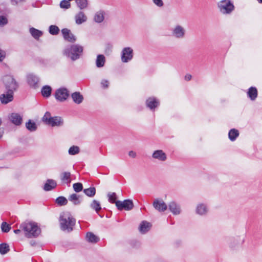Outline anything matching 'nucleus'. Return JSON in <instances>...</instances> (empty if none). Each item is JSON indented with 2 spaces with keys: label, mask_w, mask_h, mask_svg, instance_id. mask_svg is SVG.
Listing matches in <instances>:
<instances>
[{
  "label": "nucleus",
  "mask_w": 262,
  "mask_h": 262,
  "mask_svg": "<svg viewBox=\"0 0 262 262\" xmlns=\"http://www.w3.org/2000/svg\"><path fill=\"white\" fill-rule=\"evenodd\" d=\"M23 234L27 238H35L41 233L37 224L33 222H25L21 224Z\"/></svg>",
  "instance_id": "1"
},
{
  "label": "nucleus",
  "mask_w": 262,
  "mask_h": 262,
  "mask_svg": "<svg viewBox=\"0 0 262 262\" xmlns=\"http://www.w3.org/2000/svg\"><path fill=\"white\" fill-rule=\"evenodd\" d=\"M59 222L61 229L63 231L70 232L73 229L76 220L69 213L66 212L60 215Z\"/></svg>",
  "instance_id": "2"
},
{
  "label": "nucleus",
  "mask_w": 262,
  "mask_h": 262,
  "mask_svg": "<svg viewBox=\"0 0 262 262\" xmlns=\"http://www.w3.org/2000/svg\"><path fill=\"white\" fill-rule=\"evenodd\" d=\"M83 47L78 44L72 45L67 47L64 50L63 53L72 61L78 59L83 52Z\"/></svg>",
  "instance_id": "3"
},
{
  "label": "nucleus",
  "mask_w": 262,
  "mask_h": 262,
  "mask_svg": "<svg viewBox=\"0 0 262 262\" xmlns=\"http://www.w3.org/2000/svg\"><path fill=\"white\" fill-rule=\"evenodd\" d=\"M217 7L224 14H230L234 9V5L230 0H222L217 3Z\"/></svg>",
  "instance_id": "4"
},
{
  "label": "nucleus",
  "mask_w": 262,
  "mask_h": 262,
  "mask_svg": "<svg viewBox=\"0 0 262 262\" xmlns=\"http://www.w3.org/2000/svg\"><path fill=\"white\" fill-rule=\"evenodd\" d=\"M69 96L70 92L65 88H60L57 89L54 94L56 100L60 102L65 101Z\"/></svg>",
  "instance_id": "5"
},
{
  "label": "nucleus",
  "mask_w": 262,
  "mask_h": 262,
  "mask_svg": "<svg viewBox=\"0 0 262 262\" xmlns=\"http://www.w3.org/2000/svg\"><path fill=\"white\" fill-rule=\"evenodd\" d=\"M134 56L133 50L130 47L124 48L121 54L122 62L126 63L130 61Z\"/></svg>",
  "instance_id": "6"
},
{
  "label": "nucleus",
  "mask_w": 262,
  "mask_h": 262,
  "mask_svg": "<svg viewBox=\"0 0 262 262\" xmlns=\"http://www.w3.org/2000/svg\"><path fill=\"white\" fill-rule=\"evenodd\" d=\"M134 206L133 201L129 199L125 200L123 201H118L116 202V207L119 210L123 209L125 210H130Z\"/></svg>",
  "instance_id": "7"
},
{
  "label": "nucleus",
  "mask_w": 262,
  "mask_h": 262,
  "mask_svg": "<svg viewBox=\"0 0 262 262\" xmlns=\"http://www.w3.org/2000/svg\"><path fill=\"white\" fill-rule=\"evenodd\" d=\"M172 34L176 38H184L186 35V30L180 25H176L172 30Z\"/></svg>",
  "instance_id": "8"
},
{
  "label": "nucleus",
  "mask_w": 262,
  "mask_h": 262,
  "mask_svg": "<svg viewBox=\"0 0 262 262\" xmlns=\"http://www.w3.org/2000/svg\"><path fill=\"white\" fill-rule=\"evenodd\" d=\"M10 121L16 126H19L23 122V115L17 113H12L8 116Z\"/></svg>",
  "instance_id": "9"
},
{
  "label": "nucleus",
  "mask_w": 262,
  "mask_h": 262,
  "mask_svg": "<svg viewBox=\"0 0 262 262\" xmlns=\"http://www.w3.org/2000/svg\"><path fill=\"white\" fill-rule=\"evenodd\" d=\"M152 205L155 209L159 212H164L167 209V205L162 199L154 200Z\"/></svg>",
  "instance_id": "10"
},
{
  "label": "nucleus",
  "mask_w": 262,
  "mask_h": 262,
  "mask_svg": "<svg viewBox=\"0 0 262 262\" xmlns=\"http://www.w3.org/2000/svg\"><path fill=\"white\" fill-rule=\"evenodd\" d=\"M145 104L147 107L154 111L155 108L159 106L160 102L156 98L151 97L146 99Z\"/></svg>",
  "instance_id": "11"
},
{
  "label": "nucleus",
  "mask_w": 262,
  "mask_h": 262,
  "mask_svg": "<svg viewBox=\"0 0 262 262\" xmlns=\"http://www.w3.org/2000/svg\"><path fill=\"white\" fill-rule=\"evenodd\" d=\"M64 39L71 42H74L76 41V39L75 36L71 33V31L67 29L64 28L61 30Z\"/></svg>",
  "instance_id": "12"
},
{
  "label": "nucleus",
  "mask_w": 262,
  "mask_h": 262,
  "mask_svg": "<svg viewBox=\"0 0 262 262\" xmlns=\"http://www.w3.org/2000/svg\"><path fill=\"white\" fill-rule=\"evenodd\" d=\"M168 208L173 215H179L181 213V206L174 201L170 202L169 203Z\"/></svg>",
  "instance_id": "13"
},
{
  "label": "nucleus",
  "mask_w": 262,
  "mask_h": 262,
  "mask_svg": "<svg viewBox=\"0 0 262 262\" xmlns=\"http://www.w3.org/2000/svg\"><path fill=\"white\" fill-rule=\"evenodd\" d=\"M13 100V95L9 93L5 92L3 94L0 95V101L3 104H8L11 102Z\"/></svg>",
  "instance_id": "14"
},
{
  "label": "nucleus",
  "mask_w": 262,
  "mask_h": 262,
  "mask_svg": "<svg viewBox=\"0 0 262 262\" xmlns=\"http://www.w3.org/2000/svg\"><path fill=\"white\" fill-rule=\"evenodd\" d=\"M152 157L160 161H165L167 159L166 154L160 149L155 150L152 155Z\"/></svg>",
  "instance_id": "15"
},
{
  "label": "nucleus",
  "mask_w": 262,
  "mask_h": 262,
  "mask_svg": "<svg viewBox=\"0 0 262 262\" xmlns=\"http://www.w3.org/2000/svg\"><path fill=\"white\" fill-rule=\"evenodd\" d=\"M196 213L200 215H205L207 213V206L205 204H199L197 205L195 209Z\"/></svg>",
  "instance_id": "16"
},
{
  "label": "nucleus",
  "mask_w": 262,
  "mask_h": 262,
  "mask_svg": "<svg viewBox=\"0 0 262 262\" xmlns=\"http://www.w3.org/2000/svg\"><path fill=\"white\" fill-rule=\"evenodd\" d=\"M71 97L73 102L77 104H81L84 99L83 96L79 92L73 93Z\"/></svg>",
  "instance_id": "17"
},
{
  "label": "nucleus",
  "mask_w": 262,
  "mask_h": 262,
  "mask_svg": "<svg viewBox=\"0 0 262 262\" xmlns=\"http://www.w3.org/2000/svg\"><path fill=\"white\" fill-rule=\"evenodd\" d=\"M18 88L17 83H6L5 91L13 95L14 92L17 90Z\"/></svg>",
  "instance_id": "18"
},
{
  "label": "nucleus",
  "mask_w": 262,
  "mask_h": 262,
  "mask_svg": "<svg viewBox=\"0 0 262 262\" xmlns=\"http://www.w3.org/2000/svg\"><path fill=\"white\" fill-rule=\"evenodd\" d=\"M62 124L63 121L61 117L55 116L52 117L47 125H49L52 126H60L62 125Z\"/></svg>",
  "instance_id": "19"
},
{
  "label": "nucleus",
  "mask_w": 262,
  "mask_h": 262,
  "mask_svg": "<svg viewBox=\"0 0 262 262\" xmlns=\"http://www.w3.org/2000/svg\"><path fill=\"white\" fill-rule=\"evenodd\" d=\"M75 22L77 25H80L85 22L87 20L86 16L85 15L84 13L82 11H80L79 13H78L75 15Z\"/></svg>",
  "instance_id": "20"
},
{
  "label": "nucleus",
  "mask_w": 262,
  "mask_h": 262,
  "mask_svg": "<svg viewBox=\"0 0 262 262\" xmlns=\"http://www.w3.org/2000/svg\"><path fill=\"white\" fill-rule=\"evenodd\" d=\"M151 226L150 223L146 221H143L140 224L139 229L141 233L144 234L150 230Z\"/></svg>",
  "instance_id": "21"
},
{
  "label": "nucleus",
  "mask_w": 262,
  "mask_h": 262,
  "mask_svg": "<svg viewBox=\"0 0 262 262\" xmlns=\"http://www.w3.org/2000/svg\"><path fill=\"white\" fill-rule=\"evenodd\" d=\"M228 244L230 249L232 250H236L240 246L239 241L234 237L230 238L228 241Z\"/></svg>",
  "instance_id": "22"
},
{
  "label": "nucleus",
  "mask_w": 262,
  "mask_h": 262,
  "mask_svg": "<svg viewBox=\"0 0 262 262\" xmlns=\"http://www.w3.org/2000/svg\"><path fill=\"white\" fill-rule=\"evenodd\" d=\"M56 185L57 184L55 181L52 179H48L44 185L43 189L46 191H50L55 188Z\"/></svg>",
  "instance_id": "23"
},
{
  "label": "nucleus",
  "mask_w": 262,
  "mask_h": 262,
  "mask_svg": "<svg viewBox=\"0 0 262 262\" xmlns=\"http://www.w3.org/2000/svg\"><path fill=\"white\" fill-rule=\"evenodd\" d=\"M257 90L255 87H250L247 92V95L251 100L254 101L257 97Z\"/></svg>",
  "instance_id": "24"
},
{
  "label": "nucleus",
  "mask_w": 262,
  "mask_h": 262,
  "mask_svg": "<svg viewBox=\"0 0 262 262\" xmlns=\"http://www.w3.org/2000/svg\"><path fill=\"white\" fill-rule=\"evenodd\" d=\"M106 60L105 56L102 54H99L97 56L96 60V66L98 68L104 67Z\"/></svg>",
  "instance_id": "25"
},
{
  "label": "nucleus",
  "mask_w": 262,
  "mask_h": 262,
  "mask_svg": "<svg viewBox=\"0 0 262 262\" xmlns=\"http://www.w3.org/2000/svg\"><path fill=\"white\" fill-rule=\"evenodd\" d=\"M68 199L74 205H79L81 203L80 196L76 193H73L70 195Z\"/></svg>",
  "instance_id": "26"
},
{
  "label": "nucleus",
  "mask_w": 262,
  "mask_h": 262,
  "mask_svg": "<svg viewBox=\"0 0 262 262\" xmlns=\"http://www.w3.org/2000/svg\"><path fill=\"white\" fill-rule=\"evenodd\" d=\"M29 32L30 33V34H31V35L35 39H38L42 35V32L41 31L37 30L33 27L30 28Z\"/></svg>",
  "instance_id": "27"
},
{
  "label": "nucleus",
  "mask_w": 262,
  "mask_h": 262,
  "mask_svg": "<svg viewBox=\"0 0 262 262\" xmlns=\"http://www.w3.org/2000/svg\"><path fill=\"white\" fill-rule=\"evenodd\" d=\"M86 238L89 242L93 243H97L99 238L92 232H88L86 235Z\"/></svg>",
  "instance_id": "28"
},
{
  "label": "nucleus",
  "mask_w": 262,
  "mask_h": 262,
  "mask_svg": "<svg viewBox=\"0 0 262 262\" xmlns=\"http://www.w3.org/2000/svg\"><path fill=\"white\" fill-rule=\"evenodd\" d=\"M238 136L239 132L238 130L234 128L230 129L228 133L229 138L232 141H235Z\"/></svg>",
  "instance_id": "29"
},
{
  "label": "nucleus",
  "mask_w": 262,
  "mask_h": 262,
  "mask_svg": "<svg viewBox=\"0 0 262 262\" xmlns=\"http://www.w3.org/2000/svg\"><path fill=\"white\" fill-rule=\"evenodd\" d=\"M52 88L49 85H45L43 86L41 90V94L45 97H49L51 96Z\"/></svg>",
  "instance_id": "30"
},
{
  "label": "nucleus",
  "mask_w": 262,
  "mask_h": 262,
  "mask_svg": "<svg viewBox=\"0 0 262 262\" xmlns=\"http://www.w3.org/2000/svg\"><path fill=\"white\" fill-rule=\"evenodd\" d=\"M26 127L27 129L30 132H34L37 129V125L36 123L31 120H29L27 122H26Z\"/></svg>",
  "instance_id": "31"
},
{
  "label": "nucleus",
  "mask_w": 262,
  "mask_h": 262,
  "mask_svg": "<svg viewBox=\"0 0 262 262\" xmlns=\"http://www.w3.org/2000/svg\"><path fill=\"white\" fill-rule=\"evenodd\" d=\"M104 12L103 11H100L97 12L94 16V20L95 22L100 23L104 20Z\"/></svg>",
  "instance_id": "32"
},
{
  "label": "nucleus",
  "mask_w": 262,
  "mask_h": 262,
  "mask_svg": "<svg viewBox=\"0 0 262 262\" xmlns=\"http://www.w3.org/2000/svg\"><path fill=\"white\" fill-rule=\"evenodd\" d=\"M70 177V172H64L61 174V180L63 182L68 184L71 182Z\"/></svg>",
  "instance_id": "33"
},
{
  "label": "nucleus",
  "mask_w": 262,
  "mask_h": 262,
  "mask_svg": "<svg viewBox=\"0 0 262 262\" xmlns=\"http://www.w3.org/2000/svg\"><path fill=\"white\" fill-rule=\"evenodd\" d=\"M77 7L81 10L87 8L88 5V0H75Z\"/></svg>",
  "instance_id": "34"
},
{
  "label": "nucleus",
  "mask_w": 262,
  "mask_h": 262,
  "mask_svg": "<svg viewBox=\"0 0 262 262\" xmlns=\"http://www.w3.org/2000/svg\"><path fill=\"white\" fill-rule=\"evenodd\" d=\"M60 29L56 25H51L49 27V32L52 35H56L59 34Z\"/></svg>",
  "instance_id": "35"
},
{
  "label": "nucleus",
  "mask_w": 262,
  "mask_h": 262,
  "mask_svg": "<svg viewBox=\"0 0 262 262\" xmlns=\"http://www.w3.org/2000/svg\"><path fill=\"white\" fill-rule=\"evenodd\" d=\"M39 78L33 73H29L27 75V82H39Z\"/></svg>",
  "instance_id": "36"
},
{
  "label": "nucleus",
  "mask_w": 262,
  "mask_h": 262,
  "mask_svg": "<svg viewBox=\"0 0 262 262\" xmlns=\"http://www.w3.org/2000/svg\"><path fill=\"white\" fill-rule=\"evenodd\" d=\"M91 207L95 210L97 212H98L101 209L100 203L97 200H93L90 205Z\"/></svg>",
  "instance_id": "37"
},
{
  "label": "nucleus",
  "mask_w": 262,
  "mask_h": 262,
  "mask_svg": "<svg viewBox=\"0 0 262 262\" xmlns=\"http://www.w3.org/2000/svg\"><path fill=\"white\" fill-rule=\"evenodd\" d=\"M107 195L108 197V201L111 203L115 204V205H116V202L117 201L116 200L117 199V197L116 193L110 192L107 193Z\"/></svg>",
  "instance_id": "38"
},
{
  "label": "nucleus",
  "mask_w": 262,
  "mask_h": 262,
  "mask_svg": "<svg viewBox=\"0 0 262 262\" xmlns=\"http://www.w3.org/2000/svg\"><path fill=\"white\" fill-rule=\"evenodd\" d=\"M10 250L9 245L6 243L0 244V253L2 255L8 253Z\"/></svg>",
  "instance_id": "39"
},
{
  "label": "nucleus",
  "mask_w": 262,
  "mask_h": 262,
  "mask_svg": "<svg viewBox=\"0 0 262 262\" xmlns=\"http://www.w3.org/2000/svg\"><path fill=\"white\" fill-rule=\"evenodd\" d=\"M83 192L87 196L89 197H93L95 195L96 189L94 187H90L89 188L84 189Z\"/></svg>",
  "instance_id": "40"
},
{
  "label": "nucleus",
  "mask_w": 262,
  "mask_h": 262,
  "mask_svg": "<svg viewBox=\"0 0 262 262\" xmlns=\"http://www.w3.org/2000/svg\"><path fill=\"white\" fill-rule=\"evenodd\" d=\"M56 203L60 206H63L67 204L68 200L63 196H59L56 199Z\"/></svg>",
  "instance_id": "41"
},
{
  "label": "nucleus",
  "mask_w": 262,
  "mask_h": 262,
  "mask_svg": "<svg viewBox=\"0 0 262 262\" xmlns=\"http://www.w3.org/2000/svg\"><path fill=\"white\" fill-rule=\"evenodd\" d=\"M80 151L79 147L77 146H72L71 147L68 151L69 155H75L78 154Z\"/></svg>",
  "instance_id": "42"
},
{
  "label": "nucleus",
  "mask_w": 262,
  "mask_h": 262,
  "mask_svg": "<svg viewBox=\"0 0 262 262\" xmlns=\"http://www.w3.org/2000/svg\"><path fill=\"white\" fill-rule=\"evenodd\" d=\"M1 227L2 231L5 233L8 232L11 229L10 225L5 222L2 223Z\"/></svg>",
  "instance_id": "43"
},
{
  "label": "nucleus",
  "mask_w": 262,
  "mask_h": 262,
  "mask_svg": "<svg viewBox=\"0 0 262 262\" xmlns=\"http://www.w3.org/2000/svg\"><path fill=\"white\" fill-rule=\"evenodd\" d=\"M61 8L68 9L70 8L71 4L70 1L68 0H62L60 3Z\"/></svg>",
  "instance_id": "44"
},
{
  "label": "nucleus",
  "mask_w": 262,
  "mask_h": 262,
  "mask_svg": "<svg viewBox=\"0 0 262 262\" xmlns=\"http://www.w3.org/2000/svg\"><path fill=\"white\" fill-rule=\"evenodd\" d=\"M52 118L49 112H46L42 118V121L46 124H48L51 119Z\"/></svg>",
  "instance_id": "45"
},
{
  "label": "nucleus",
  "mask_w": 262,
  "mask_h": 262,
  "mask_svg": "<svg viewBox=\"0 0 262 262\" xmlns=\"http://www.w3.org/2000/svg\"><path fill=\"white\" fill-rule=\"evenodd\" d=\"M3 82H16V81L12 75H6L3 77Z\"/></svg>",
  "instance_id": "46"
},
{
  "label": "nucleus",
  "mask_w": 262,
  "mask_h": 262,
  "mask_svg": "<svg viewBox=\"0 0 262 262\" xmlns=\"http://www.w3.org/2000/svg\"><path fill=\"white\" fill-rule=\"evenodd\" d=\"M73 189L76 192H79L82 190V184L80 183H76L73 184Z\"/></svg>",
  "instance_id": "47"
},
{
  "label": "nucleus",
  "mask_w": 262,
  "mask_h": 262,
  "mask_svg": "<svg viewBox=\"0 0 262 262\" xmlns=\"http://www.w3.org/2000/svg\"><path fill=\"white\" fill-rule=\"evenodd\" d=\"M8 23L7 17L5 16H0V27H3Z\"/></svg>",
  "instance_id": "48"
},
{
  "label": "nucleus",
  "mask_w": 262,
  "mask_h": 262,
  "mask_svg": "<svg viewBox=\"0 0 262 262\" xmlns=\"http://www.w3.org/2000/svg\"><path fill=\"white\" fill-rule=\"evenodd\" d=\"M153 3L158 7H161L164 5L162 0H152Z\"/></svg>",
  "instance_id": "49"
},
{
  "label": "nucleus",
  "mask_w": 262,
  "mask_h": 262,
  "mask_svg": "<svg viewBox=\"0 0 262 262\" xmlns=\"http://www.w3.org/2000/svg\"><path fill=\"white\" fill-rule=\"evenodd\" d=\"M113 46L111 44H107L105 49V53L109 54L112 52Z\"/></svg>",
  "instance_id": "50"
},
{
  "label": "nucleus",
  "mask_w": 262,
  "mask_h": 262,
  "mask_svg": "<svg viewBox=\"0 0 262 262\" xmlns=\"http://www.w3.org/2000/svg\"><path fill=\"white\" fill-rule=\"evenodd\" d=\"M6 53L4 51L0 49V61H2L5 58Z\"/></svg>",
  "instance_id": "51"
},
{
  "label": "nucleus",
  "mask_w": 262,
  "mask_h": 262,
  "mask_svg": "<svg viewBox=\"0 0 262 262\" xmlns=\"http://www.w3.org/2000/svg\"><path fill=\"white\" fill-rule=\"evenodd\" d=\"M128 156L130 157H132L133 158H135L136 157V152H135L134 151H133V150H131V151H129V152H128Z\"/></svg>",
  "instance_id": "52"
},
{
  "label": "nucleus",
  "mask_w": 262,
  "mask_h": 262,
  "mask_svg": "<svg viewBox=\"0 0 262 262\" xmlns=\"http://www.w3.org/2000/svg\"><path fill=\"white\" fill-rule=\"evenodd\" d=\"M184 79H185V80L187 81H190L192 79L191 75H190V74H186V75L185 76Z\"/></svg>",
  "instance_id": "53"
},
{
  "label": "nucleus",
  "mask_w": 262,
  "mask_h": 262,
  "mask_svg": "<svg viewBox=\"0 0 262 262\" xmlns=\"http://www.w3.org/2000/svg\"><path fill=\"white\" fill-rule=\"evenodd\" d=\"M14 232L17 234H19L21 232L23 233V229L21 228V224L19 225V228L16 230H14Z\"/></svg>",
  "instance_id": "54"
},
{
  "label": "nucleus",
  "mask_w": 262,
  "mask_h": 262,
  "mask_svg": "<svg viewBox=\"0 0 262 262\" xmlns=\"http://www.w3.org/2000/svg\"><path fill=\"white\" fill-rule=\"evenodd\" d=\"M30 86L34 89H36L38 87L37 83H30Z\"/></svg>",
  "instance_id": "55"
},
{
  "label": "nucleus",
  "mask_w": 262,
  "mask_h": 262,
  "mask_svg": "<svg viewBox=\"0 0 262 262\" xmlns=\"http://www.w3.org/2000/svg\"><path fill=\"white\" fill-rule=\"evenodd\" d=\"M108 85L107 83H101V88L103 89H106L108 88Z\"/></svg>",
  "instance_id": "56"
},
{
  "label": "nucleus",
  "mask_w": 262,
  "mask_h": 262,
  "mask_svg": "<svg viewBox=\"0 0 262 262\" xmlns=\"http://www.w3.org/2000/svg\"><path fill=\"white\" fill-rule=\"evenodd\" d=\"M30 244L31 246H34L35 245V242L34 241H31Z\"/></svg>",
  "instance_id": "57"
},
{
  "label": "nucleus",
  "mask_w": 262,
  "mask_h": 262,
  "mask_svg": "<svg viewBox=\"0 0 262 262\" xmlns=\"http://www.w3.org/2000/svg\"><path fill=\"white\" fill-rule=\"evenodd\" d=\"M258 2L260 4H262V0H257Z\"/></svg>",
  "instance_id": "58"
},
{
  "label": "nucleus",
  "mask_w": 262,
  "mask_h": 262,
  "mask_svg": "<svg viewBox=\"0 0 262 262\" xmlns=\"http://www.w3.org/2000/svg\"><path fill=\"white\" fill-rule=\"evenodd\" d=\"M3 136L2 133H0V138H1Z\"/></svg>",
  "instance_id": "59"
},
{
  "label": "nucleus",
  "mask_w": 262,
  "mask_h": 262,
  "mask_svg": "<svg viewBox=\"0 0 262 262\" xmlns=\"http://www.w3.org/2000/svg\"><path fill=\"white\" fill-rule=\"evenodd\" d=\"M102 82H108V81H107V80H103Z\"/></svg>",
  "instance_id": "60"
},
{
  "label": "nucleus",
  "mask_w": 262,
  "mask_h": 262,
  "mask_svg": "<svg viewBox=\"0 0 262 262\" xmlns=\"http://www.w3.org/2000/svg\"><path fill=\"white\" fill-rule=\"evenodd\" d=\"M2 119L0 118V125H1V124H2Z\"/></svg>",
  "instance_id": "61"
}]
</instances>
